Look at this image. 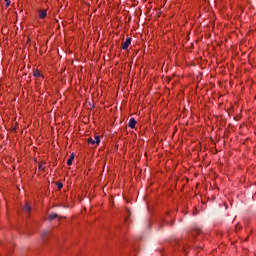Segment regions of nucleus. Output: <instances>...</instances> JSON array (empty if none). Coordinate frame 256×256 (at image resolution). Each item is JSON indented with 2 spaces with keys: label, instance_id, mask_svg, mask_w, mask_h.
<instances>
[{
  "label": "nucleus",
  "instance_id": "obj_1",
  "mask_svg": "<svg viewBox=\"0 0 256 256\" xmlns=\"http://www.w3.org/2000/svg\"><path fill=\"white\" fill-rule=\"evenodd\" d=\"M87 143H89L90 145H99L101 143V139L99 137V135H95L94 139L93 138H87Z\"/></svg>",
  "mask_w": 256,
  "mask_h": 256
},
{
  "label": "nucleus",
  "instance_id": "obj_13",
  "mask_svg": "<svg viewBox=\"0 0 256 256\" xmlns=\"http://www.w3.org/2000/svg\"><path fill=\"white\" fill-rule=\"evenodd\" d=\"M226 111H227L228 115H230V112H229V110H226Z\"/></svg>",
  "mask_w": 256,
  "mask_h": 256
},
{
  "label": "nucleus",
  "instance_id": "obj_8",
  "mask_svg": "<svg viewBox=\"0 0 256 256\" xmlns=\"http://www.w3.org/2000/svg\"><path fill=\"white\" fill-rule=\"evenodd\" d=\"M75 159V154H71L69 159L67 160V165L71 167L73 165V160Z\"/></svg>",
  "mask_w": 256,
  "mask_h": 256
},
{
  "label": "nucleus",
  "instance_id": "obj_9",
  "mask_svg": "<svg viewBox=\"0 0 256 256\" xmlns=\"http://www.w3.org/2000/svg\"><path fill=\"white\" fill-rule=\"evenodd\" d=\"M23 211H26V213H31V206L29 204H25L23 207Z\"/></svg>",
  "mask_w": 256,
  "mask_h": 256
},
{
  "label": "nucleus",
  "instance_id": "obj_6",
  "mask_svg": "<svg viewBox=\"0 0 256 256\" xmlns=\"http://www.w3.org/2000/svg\"><path fill=\"white\" fill-rule=\"evenodd\" d=\"M33 76L43 79V74L41 73V70H39V69H34L33 70Z\"/></svg>",
  "mask_w": 256,
  "mask_h": 256
},
{
  "label": "nucleus",
  "instance_id": "obj_12",
  "mask_svg": "<svg viewBox=\"0 0 256 256\" xmlns=\"http://www.w3.org/2000/svg\"><path fill=\"white\" fill-rule=\"evenodd\" d=\"M6 3V7H9V5H11V0H4Z\"/></svg>",
  "mask_w": 256,
  "mask_h": 256
},
{
  "label": "nucleus",
  "instance_id": "obj_4",
  "mask_svg": "<svg viewBox=\"0 0 256 256\" xmlns=\"http://www.w3.org/2000/svg\"><path fill=\"white\" fill-rule=\"evenodd\" d=\"M136 125H137V120H135V118H131L129 120L128 127H130V129H135Z\"/></svg>",
  "mask_w": 256,
  "mask_h": 256
},
{
  "label": "nucleus",
  "instance_id": "obj_7",
  "mask_svg": "<svg viewBox=\"0 0 256 256\" xmlns=\"http://www.w3.org/2000/svg\"><path fill=\"white\" fill-rule=\"evenodd\" d=\"M38 171H41L42 173L45 172V161H41L38 164Z\"/></svg>",
  "mask_w": 256,
  "mask_h": 256
},
{
  "label": "nucleus",
  "instance_id": "obj_10",
  "mask_svg": "<svg viewBox=\"0 0 256 256\" xmlns=\"http://www.w3.org/2000/svg\"><path fill=\"white\" fill-rule=\"evenodd\" d=\"M57 217H58V215L57 214H50L49 216H48V220L49 221H53V219H57Z\"/></svg>",
  "mask_w": 256,
  "mask_h": 256
},
{
  "label": "nucleus",
  "instance_id": "obj_11",
  "mask_svg": "<svg viewBox=\"0 0 256 256\" xmlns=\"http://www.w3.org/2000/svg\"><path fill=\"white\" fill-rule=\"evenodd\" d=\"M56 187H57V189H59V191H61V189H63V183L57 182Z\"/></svg>",
  "mask_w": 256,
  "mask_h": 256
},
{
  "label": "nucleus",
  "instance_id": "obj_2",
  "mask_svg": "<svg viewBox=\"0 0 256 256\" xmlns=\"http://www.w3.org/2000/svg\"><path fill=\"white\" fill-rule=\"evenodd\" d=\"M129 45H131V37H128L124 42L121 43V49H129Z\"/></svg>",
  "mask_w": 256,
  "mask_h": 256
},
{
  "label": "nucleus",
  "instance_id": "obj_3",
  "mask_svg": "<svg viewBox=\"0 0 256 256\" xmlns=\"http://www.w3.org/2000/svg\"><path fill=\"white\" fill-rule=\"evenodd\" d=\"M192 235H193V237L194 238H198V237H200V238H202L203 237V232H201V230L200 229H194V230H192Z\"/></svg>",
  "mask_w": 256,
  "mask_h": 256
},
{
  "label": "nucleus",
  "instance_id": "obj_5",
  "mask_svg": "<svg viewBox=\"0 0 256 256\" xmlns=\"http://www.w3.org/2000/svg\"><path fill=\"white\" fill-rule=\"evenodd\" d=\"M39 19H45L47 17V10H38Z\"/></svg>",
  "mask_w": 256,
  "mask_h": 256
}]
</instances>
